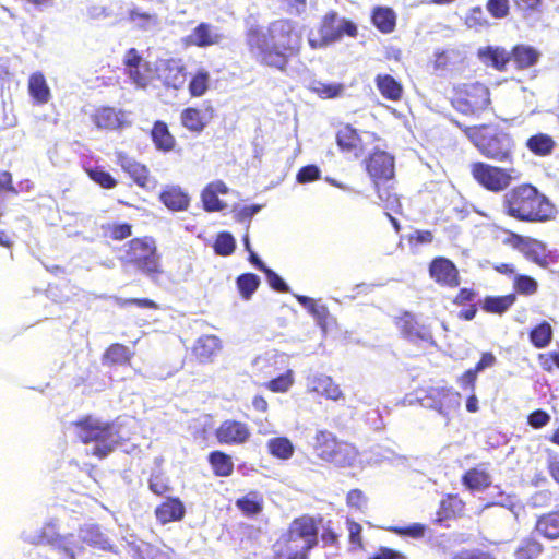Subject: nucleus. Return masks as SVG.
Wrapping results in <instances>:
<instances>
[{
	"label": "nucleus",
	"instance_id": "7c9ffc66",
	"mask_svg": "<svg viewBox=\"0 0 559 559\" xmlns=\"http://www.w3.org/2000/svg\"><path fill=\"white\" fill-rule=\"evenodd\" d=\"M160 201L173 211L186 210L189 204V197L179 187H169L159 195Z\"/></svg>",
	"mask_w": 559,
	"mask_h": 559
},
{
	"label": "nucleus",
	"instance_id": "72a5a7b5",
	"mask_svg": "<svg viewBox=\"0 0 559 559\" xmlns=\"http://www.w3.org/2000/svg\"><path fill=\"white\" fill-rule=\"evenodd\" d=\"M312 390L331 400H337L342 396V391L332 378L325 374L316 376L312 380Z\"/></svg>",
	"mask_w": 559,
	"mask_h": 559
},
{
	"label": "nucleus",
	"instance_id": "6e6d98bb",
	"mask_svg": "<svg viewBox=\"0 0 559 559\" xmlns=\"http://www.w3.org/2000/svg\"><path fill=\"white\" fill-rule=\"evenodd\" d=\"M486 9L492 17L504 19L510 10L509 0H488Z\"/></svg>",
	"mask_w": 559,
	"mask_h": 559
},
{
	"label": "nucleus",
	"instance_id": "9b49d317",
	"mask_svg": "<svg viewBox=\"0 0 559 559\" xmlns=\"http://www.w3.org/2000/svg\"><path fill=\"white\" fill-rule=\"evenodd\" d=\"M157 78L167 87L179 90L186 82L185 67L180 60H159L156 64Z\"/></svg>",
	"mask_w": 559,
	"mask_h": 559
},
{
	"label": "nucleus",
	"instance_id": "dca6fc26",
	"mask_svg": "<svg viewBox=\"0 0 559 559\" xmlns=\"http://www.w3.org/2000/svg\"><path fill=\"white\" fill-rule=\"evenodd\" d=\"M519 239V246L524 252L527 259L537 263L543 267H547L551 260V253L547 250L546 245L536 239L525 238L516 236Z\"/></svg>",
	"mask_w": 559,
	"mask_h": 559
},
{
	"label": "nucleus",
	"instance_id": "338daca9",
	"mask_svg": "<svg viewBox=\"0 0 559 559\" xmlns=\"http://www.w3.org/2000/svg\"><path fill=\"white\" fill-rule=\"evenodd\" d=\"M262 209V205L259 204H251L246 205L239 209L238 211L235 209L236 212V218L238 222H249L255 214H258Z\"/></svg>",
	"mask_w": 559,
	"mask_h": 559
},
{
	"label": "nucleus",
	"instance_id": "a211bd4d",
	"mask_svg": "<svg viewBox=\"0 0 559 559\" xmlns=\"http://www.w3.org/2000/svg\"><path fill=\"white\" fill-rule=\"evenodd\" d=\"M225 36L216 26L209 23H200L189 36L190 41L198 47H207L219 44Z\"/></svg>",
	"mask_w": 559,
	"mask_h": 559
},
{
	"label": "nucleus",
	"instance_id": "13d9d810",
	"mask_svg": "<svg viewBox=\"0 0 559 559\" xmlns=\"http://www.w3.org/2000/svg\"><path fill=\"white\" fill-rule=\"evenodd\" d=\"M103 229L107 228L110 230V237L114 240H123L131 236L132 234V225L129 223H120V224H108L107 226H102Z\"/></svg>",
	"mask_w": 559,
	"mask_h": 559
},
{
	"label": "nucleus",
	"instance_id": "de8ad7c7",
	"mask_svg": "<svg viewBox=\"0 0 559 559\" xmlns=\"http://www.w3.org/2000/svg\"><path fill=\"white\" fill-rule=\"evenodd\" d=\"M236 248V240L234 236L228 231H222L217 235L214 251L218 255L227 257L230 255Z\"/></svg>",
	"mask_w": 559,
	"mask_h": 559
},
{
	"label": "nucleus",
	"instance_id": "4be33fe9",
	"mask_svg": "<svg viewBox=\"0 0 559 559\" xmlns=\"http://www.w3.org/2000/svg\"><path fill=\"white\" fill-rule=\"evenodd\" d=\"M510 55L511 60L519 70L528 69L535 66L542 56L536 48L524 44L515 45L510 51Z\"/></svg>",
	"mask_w": 559,
	"mask_h": 559
},
{
	"label": "nucleus",
	"instance_id": "4c0bfd02",
	"mask_svg": "<svg viewBox=\"0 0 559 559\" xmlns=\"http://www.w3.org/2000/svg\"><path fill=\"white\" fill-rule=\"evenodd\" d=\"M29 94L38 103H47L50 96V90L47 85L46 79L43 73L35 72L28 80Z\"/></svg>",
	"mask_w": 559,
	"mask_h": 559
},
{
	"label": "nucleus",
	"instance_id": "774afa93",
	"mask_svg": "<svg viewBox=\"0 0 559 559\" xmlns=\"http://www.w3.org/2000/svg\"><path fill=\"white\" fill-rule=\"evenodd\" d=\"M453 559H493L488 552L479 549L462 550L453 556Z\"/></svg>",
	"mask_w": 559,
	"mask_h": 559
},
{
	"label": "nucleus",
	"instance_id": "1a4fd4ad",
	"mask_svg": "<svg viewBox=\"0 0 559 559\" xmlns=\"http://www.w3.org/2000/svg\"><path fill=\"white\" fill-rule=\"evenodd\" d=\"M419 402L423 407L437 411L448 423L451 413L461 404V395L445 388L431 389L419 399Z\"/></svg>",
	"mask_w": 559,
	"mask_h": 559
},
{
	"label": "nucleus",
	"instance_id": "c9c22d12",
	"mask_svg": "<svg viewBox=\"0 0 559 559\" xmlns=\"http://www.w3.org/2000/svg\"><path fill=\"white\" fill-rule=\"evenodd\" d=\"M526 146L535 155L546 156L552 152L555 141L548 134L537 133L527 139Z\"/></svg>",
	"mask_w": 559,
	"mask_h": 559
},
{
	"label": "nucleus",
	"instance_id": "6e6552de",
	"mask_svg": "<svg viewBox=\"0 0 559 559\" xmlns=\"http://www.w3.org/2000/svg\"><path fill=\"white\" fill-rule=\"evenodd\" d=\"M513 168L496 167L483 162L472 165V175L475 180L490 191L504 190L511 182Z\"/></svg>",
	"mask_w": 559,
	"mask_h": 559
},
{
	"label": "nucleus",
	"instance_id": "a878e982",
	"mask_svg": "<svg viewBox=\"0 0 559 559\" xmlns=\"http://www.w3.org/2000/svg\"><path fill=\"white\" fill-rule=\"evenodd\" d=\"M79 538L91 546L106 550L110 548V542L96 524H84L79 532Z\"/></svg>",
	"mask_w": 559,
	"mask_h": 559
},
{
	"label": "nucleus",
	"instance_id": "e433bc0d",
	"mask_svg": "<svg viewBox=\"0 0 559 559\" xmlns=\"http://www.w3.org/2000/svg\"><path fill=\"white\" fill-rule=\"evenodd\" d=\"M219 347V338L215 335H203L194 345V354L201 361L209 360Z\"/></svg>",
	"mask_w": 559,
	"mask_h": 559
},
{
	"label": "nucleus",
	"instance_id": "5701e85b",
	"mask_svg": "<svg viewBox=\"0 0 559 559\" xmlns=\"http://www.w3.org/2000/svg\"><path fill=\"white\" fill-rule=\"evenodd\" d=\"M468 103L472 104V107L476 108L479 112L485 110L490 104V94L489 88L481 83H474L466 85L462 91H460Z\"/></svg>",
	"mask_w": 559,
	"mask_h": 559
},
{
	"label": "nucleus",
	"instance_id": "cd10ccee",
	"mask_svg": "<svg viewBox=\"0 0 559 559\" xmlns=\"http://www.w3.org/2000/svg\"><path fill=\"white\" fill-rule=\"evenodd\" d=\"M535 530L548 539L559 538V509L543 514L536 522Z\"/></svg>",
	"mask_w": 559,
	"mask_h": 559
},
{
	"label": "nucleus",
	"instance_id": "79ce46f5",
	"mask_svg": "<svg viewBox=\"0 0 559 559\" xmlns=\"http://www.w3.org/2000/svg\"><path fill=\"white\" fill-rule=\"evenodd\" d=\"M237 288L245 300H249L260 285V277L253 273H245L236 280Z\"/></svg>",
	"mask_w": 559,
	"mask_h": 559
},
{
	"label": "nucleus",
	"instance_id": "e2e57ef3",
	"mask_svg": "<svg viewBox=\"0 0 559 559\" xmlns=\"http://www.w3.org/2000/svg\"><path fill=\"white\" fill-rule=\"evenodd\" d=\"M148 488L152 492L157 496H163L166 492L170 491L169 485L165 481V479L160 475H151L148 479Z\"/></svg>",
	"mask_w": 559,
	"mask_h": 559
},
{
	"label": "nucleus",
	"instance_id": "a19ab883",
	"mask_svg": "<svg viewBox=\"0 0 559 559\" xmlns=\"http://www.w3.org/2000/svg\"><path fill=\"white\" fill-rule=\"evenodd\" d=\"M372 22L382 33H390L395 26V14L389 8H377L372 13Z\"/></svg>",
	"mask_w": 559,
	"mask_h": 559
},
{
	"label": "nucleus",
	"instance_id": "0e129e2a",
	"mask_svg": "<svg viewBox=\"0 0 559 559\" xmlns=\"http://www.w3.org/2000/svg\"><path fill=\"white\" fill-rule=\"evenodd\" d=\"M528 424L535 429L546 426L550 421V415L543 409H536L528 415Z\"/></svg>",
	"mask_w": 559,
	"mask_h": 559
},
{
	"label": "nucleus",
	"instance_id": "864d4df0",
	"mask_svg": "<svg viewBox=\"0 0 559 559\" xmlns=\"http://www.w3.org/2000/svg\"><path fill=\"white\" fill-rule=\"evenodd\" d=\"M88 176L105 189H111L117 185V180L108 171L100 168L88 169Z\"/></svg>",
	"mask_w": 559,
	"mask_h": 559
},
{
	"label": "nucleus",
	"instance_id": "ddd939ff",
	"mask_svg": "<svg viewBox=\"0 0 559 559\" xmlns=\"http://www.w3.org/2000/svg\"><path fill=\"white\" fill-rule=\"evenodd\" d=\"M430 276L441 285L455 287L459 286V271L455 264L443 257L435 258L429 265Z\"/></svg>",
	"mask_w": 559,
	"mask_h": 559
},
{
	"label": "nucleus",
	"instance_id": "4468645a",
	"mask_svg": "<svg viewBox=\"0 0 559 559\" xmlns=\"http://www.w3.org/2000/svg\"><path fill=\"white\" fill-rule=\"evenodd\" d=\"M216 437L221 443L241 444L249 439L250 431L243 423L225 420L217 429Z\"/></svg>",
	"mask_w": 559,
	"mask_h": 559
},
{
	"label": "nucleus",
	"instance_id": "7ed1b4c3",
	"mask_svg": "<svg viewBox=\"0 0 559 559\" xmlns=\"http://www.w3.org/2000/svg\"><path fill=\"white\" fill-rule=\"evenodd\" d=\"M478 151L487 158L498 163L513 162L514 141L511 135L498 126L465 127L459 121H453Z\"/></svg>",
	"mask_w": 559,
	"mask_h": 559
},
{
	"label": "nucleus",
	"instance_id": "2eb2a0df",
	"mask_svg": "<svg viewBox=\"0 0 559 559\" xmlns=\"http://www.w3.org/2000/svg\"><path fill=\"white\" fill-rule=\"evenodd\" d=\"M402 334L412 342L433 343V337L428 328L420 325L414 317L406 312L397 322Z\"/></svg>",
	"mask_w": 559,
	"mask_h": 559
},
{
	"label": "nucleus",
	"instance_id": "f257e3e1",
	"mask_svg": "<svg viewBox=\"0 0 559 559\" xmlns=\"http://www.w3.org/2000/svg\"><path fill=\"white\" fill-rule=\"evenodd\" d=\"M247 44L260 63L284 72L289 59L299 53L302 36L295 22L281 19L271 22L266 28H251Z\"/></svg>",
	"mask_w": 559,
	"mask_h": 559
},
{
	"label": "nucleus",
	"instance_id": "3c124183",
	"mask_svg": "<svg viewBox=\"0 0 559 559\" xmlns=\"http://www.w3.org/2000/svg\"><path fill=\"white\" fill-rule=\"evenodd\" d=\"M104 357L112 364H124L129 360V349L122 344H114L106 350Z\"/></svg>",
	"mask_w": 559,
	"mask_h": 559
},
{
	"label": "nucleus",
	"instance_id": "c85d7f7f",
	"mask_svg": "<svg viewBox=\"0 0 559 559\" xmlns=\"http://www.w3.org/2000/svg\"><path fill=\"white\" fill-rule=\"evenodd\" d=\"M95 123L98 128L116 130L124 126V112L111 107H105L97 111Z\"/></svg>",
	"mask_w": 559,
	"mask_h": 559
},
{
	"label": "nucleus",
	"instance_id": "bf43d9fd",
	"mask_svg": "<svg viewBox=\"0 0 559 559\" xmlns=\"http://www.w3.org/2000/svg\"><path fill=\"white\" fill-rule=\"evenodd\" d=\"M321 170L316 165H307L299 169L297 174V181L299 183H308L320 178Z\"/></svg>",
	"mask_w": 559,
	"mask_h": 559
},
{
	"label": "nucleus",
	"instance_id": "f3484780",
	"mask_svg": "<svg viewBox=\"0 0 559 559\" xmlns=\"http://www.w3.org/2000/svg\"><path fill=\"white\" fill-rule=\"evenodd\" d=\"M336 143L342 152L358 157L362 151V141L350 124L341 127L336 133Z\"/></svg>",
	"mask_w": 559,
	"mask_h": 559
},
{
	"label": "nucleus",
	"instance_id": "f8f14e48",
	"mask_svg": "<svg viewBox=\"0 0 559 559\" xmlns=\"http://www.w3.org/2000/svg\"><path fill=\"white\" fill-rule=\"evenodd\" d=\"M366 169L374 182L389 180L394 176V157L388 152L377 151L366 160Z\"/></svg>",
	"mask_w": 559,
	"mask_h": 559
},
{
	"label": "nucleus",
	"instance_id": "8fccbe9b",
	"mask_svg": "<svg viewBox=\"0 0 559 559\" xmlns=\"http://www.w3.org/2000/svg\"><path fill=\"white\" fill-rule=\"evenodd\" d=\"M513 286L519 294L532 295L537 290V282L528 276L515 274L513 278Z\"/></svg>",
	"mask_w": 559,
	"mask_h": 559
},
{
	"label": "nucleus",
	"instance_id": "052dcab7",
	"mask_svg": "<svg viewBox=\"0 0 559 559\" xmlns=\"http://www.w3.org/2000/svg\"><path fill=\"white\" fill-rule=\"evenodd\" d=\"M468 27H487L489 22L485 17V13L480 7H475L471 10L469 15L466 17Z\"/></svg>",
	"mask_w": 559,
	"mask_h": 559
},
{
	"label": "nucleus",
	"instance_id": "c756f323",
	"mask_svg": "<svg viewBox=\"0 0 559 559\" xmlns=\"http://www.w3.org/2000/svg\"><path fill=\"white\" fill-rule=\"evenodd\" d=\"M357 456L358 452L356 448L342 441L326 462L337 467H350L357 461Z\"/></svg>",
	"mask_w": 559,
	"mask_h": 559
},
{
	"label": "nucleus",
	"instance_id": "ea45409f",
	"mask_svg": "<svg viewBox=\"0 0 559 559\" xmlns=\"http://www.w3.org/2000/svg\"><path fill=\"white\" fill-rule=\"evenodd\" d=\"M269 452L281 460H287L294 454V445L286 437H275L267 441Z\"/></svg>",
	"mask_w": 559,
	"mask_h": 559
},
{
	"label": "nucleus",
	"instance_id": "b1692460",
	"mask_svg": "<svg viewBox=\"0 0 559 559\" xmlns=\"http://www.w3.org/2000/svg\"><path fill=\"white\" fill-rule=\"evenodd\" d=\"M314 452L318 457L323 461H328L331 454L335 451L342 441H338L336 437L326 430H319L314 437Z\"/></svg>",
	"mask_w": 559,
	"mask_h": 559
},
{
	"label": "nucleus",
	"instance_id": "f704fd0d",
	"mask_svg": "<svg viewBox=\"0 0 559 559\" xmlns=\"http://www.w3.org/2000/svg\"><path fill=\"white\" fill-rule=\"evenodd\" d=\"M462 483L471 490H484L491 484L487 472L478 468L468 469L462 477Z\"/></svg>",
	"mask_w": 559,
	"mask_h": 559
},
{
	"label": "nucleus",
	"instance_id": "49530a36",
	"mask_svg": "<svg viewBox=\"0 0 559 559\" xmlns=\"http://www.w3.org/2000/svg\"><path fill=\"white\" fill-rule=\"evenodd\" d=\"M543 551L542 544L533 537L523 539L514 552L515 559H534Z\"/></svg>",
	"mask_w": 559,
	"mask_h": 559
},
{
	"label": "nucleus",
	"instance_id": "2f4dec72",
	"mask_svg": "<svg viewBox=\"0 0 559 559\" xmlns=\"http://www.w3.org/2000/svg\"><path fill=\"white\" fill-rule=\"evenodd\" d=\"M376 85L386 99L399 100L402 96V85L390 74L377 75Z\"/></svg>",
	"mask_w": 559,
	"mask_h": 559
},
{
	"label": "nucleus",
	"instance_id": "69168bd1",
	"mask_svg": "<svg viewBox=\"0 0 559 559\" xmlns=\"http://www.w3.org/2000/svg\"><path fill=\"white\" fill-rule=\"evenodd\" d=\"M452 106L463 115L468 116L479 114V111L476 108L472 107V104L468 103V100L460 93L456 97L452 99Z\"/></svg>",
	"mask_w": 559,
	"mask_h": 559
},
{
	"label": "nucleus",
	"instance_id": "423d86ee",
	"mask_svg": "<svg viewBox=\"0 0 559 559\" xmlns=\"http://www.w3.org/2000/svg\"><path fill=\"white\" fill-rule=\"evenodd\" d=\"M126 261L135 265L151 281L157 283L163 274L160 257L153 238H134L127 245Z\"/></svg>",
	"mask_w": 559,
	"mask_h": 559
},
{
	"label": "nucleus",
	"instance_id": "09e8293b",
	"mask_svg": "<svg viewBox=\"0 0 559 559\" xmlns=\"http://www.w3.org/2000/svg\"><path fill=\"white\" fill-rule=\"evenodd\" d=\"M201 199L206 212H218L226 207V204L218 199L217 193H215V189L210 185L203 189Z\"/></svg>",
	"mask_w": 559,
	"mask_h": 559
},
{
	"label": "nucleus",
	"instance_id": "bb28decb",
	"mask_svg": "<svg viewBox=\"0 0 559 559\" xmlns=\"http://www.w3.org/2000/svg\"><path fill=\"white\" fill-rule=\"evenodd\" d=\"M151 136L158 151L170 152L174 150L176 140L164 121H155L151 131Z\"/></svg>",
	"mask_w": 559,
	"mask_h": 559
},
{
	"label": "nucleus",
	"instance_id": "412c9836",
	"mask_svg": "<svg viewBox=\"0 0 559 559\" xmlns=\"http://www.w3.org/2000/svg\"><path fill=\"white\" fill-rule=\"evenodd\" d=\"M477 55L484 63L490 64L498 71H503L507 64L511 61L510 51L499 46H487L480 48L478 49Z\"/></svg>",
	"mask_w": 559,
	"mask_h": 559
},
{
	"label": "nucleus",
	"instance_id": "f03ea898",
	"mask_svg": "<svg viewBox=\"0 0 559 559\" xmlns=\"http://www.w3.org/2000/svg\"><path fill=\"white\" fill-rule=\"evenodd\" d=\"M506 213L523 222H545L554 215L549 200L532 185H521L503 197Z\"/></svg>",
	"mask_w": 559,
	"mask_h": 559
},
{
	"label": "nucleus",
	"instance_id": "4d7b16f0",
	"mask_svg": "<svg viewBox=\"0 0 559 559\" xmlns=\"http://www.w3.org/2000/svg\"><path fill=\"white\" fill-rule=\"evenodd\" d=\"M312 90L323 98H333L340 95L343 90L341 84H326L322 82H314Z\"/></svg>",
	"mask_w": 559,
	"mask_h": 559
},
{
	"label": "nucleus",
	"instance_id": "9d476101",
	"mask_svg": "<svg viewBox=\"0 0 559 559\" xmlns=\"http://www.w3.org/2000/svg\"><path fill=\"white\" fill-rule=\"evenodd\" d=\"M319 33V46H326L341 40L344 35L356 36L357 26L352 21L340 17L336 12H329L323 17Z\"/></svg>",
	"mask_w": 559,
	"mask_h": 559
},
{
	"label": "nucleus",
	"instance_id": "603ef678",
	"mask_svg": "<svg viewBox=\"0 0 559 559\" xmlns=\"http://www.w3.org/2000/svg\"><path fill=\"white\" fill-rule=\"evenodd\" d=\"M210 75L206 71H199L189 83V91L192 96L203 95L209 85Z\"/></svg>",
	"mask_w": 559,
	"mask_h": 559
},
{
	"label": "nucleus",
	"instance_id": "6ab92c4d",
	"mask_svg": "<svg viewBox=\"0 0 559 559\" xmlns=\"http://www.w3.org/2000/svg\"><path fill=\"white\" fill-rule=\"evenodd\" d=\"M186 514V508L179 498L168 497L155 510L156 519L163 523L180 521Z\"/></svg>",
	"mask_w": 559,
	"mask_h": 559
},
{
	"label": "nucleus",
	"instance_id": "5fc2aeb1",
	"mask_svg": "<svg viewBox=\"0 0 559 559\" xmlns=\"http://www.w3.org/2000/svg\"><path fill=\"white\" fill-rule=\"evenodd\" d=\"M389 531L395 533L399 536H409L413 538H420L425 535L426 526L420 523H413L407 526H392Z\"/></svg>",
	"mask_w": 559,
	"mask_h": 559
},
{
	"label": "nucleus",
	"instance_id": "58836bf2",
	"mask_svg": "<svg viewBox=\"0 0 559 559\" xmlns=\"http://www.w3.org/2000/svg\"><path fill=\"white\" fill-rule=\"evenodd\" d=\"M209 462L217 476L226 477L233 473L234 464L229 455L221 451H213L209 455Z\"/></svg>",
	"mask_w": 559,
	"mask_h": 559
},
{
	"label": "nucleus",
	"instance_id": "c03bdc74",
	"mask_svg": "<svg viewBox=\"0 0 559 559\" xmlns=\"http://www.w3.org/2000/svg\"><path fill=\"white\" fill-rule=\"evenodd\" d=\"M236 506L247 515H255L262 511V497L257 491H250L236 501Z\"/></svg>",
	"mask_w": 559,
	"mask_h": 559
},
{
	"label": "nucleus",
	"instance_id": "37998d69",
	"mask_svg": "<svg viewBox=\"0 0 559 559\" xmlns=\"http://www.w3.org/2000/svg\"><path fill=\"white\" fill-rule=\"evenodd\" d=\"M552 338V329L547 321H543L530 332V341L536 348L546 347Z\"/></svg>",
	"mask_w": 559,
	"mask_h": 559
},
{
	"label": "nucleus",
	"instance_id": "aec40b11",
	"mask_svg": "<svg viewBox=\"0 0 559 559\" xmlns=\"http://www.w3.org/2000/svg\"><path fill=\"white\" fill-rule=\"evenodd\" d=\"M213 117L211 107L200 110L195 108H186L181 114L182 124L193 132H201Z\"/></svg>",
	"mask_w": 559,
	"mask_h": 559
},
{
	"label": "nucleus",
	"instance_id": "473e14b6",
	"mask_svg": "<svg viewBox=\"0 0 559 559\" xmlns=\"http://www.w3.org/2000/svg\"><path fill=\"white\" fill-rule=\"evenodd\" d=\"M515 294L504 296H487L483 300L481 308L484 311L496 314H503L515 302Z\"/></svg>",
	"mask_w": 559,
	"mask_h": 559
},
{
	"label": "nucleus",
	"instance_id": "393cba45",
	"mask_svg": "<svg viewBox=\"0 0 559 559\" xmlns=\"http://www.w3.org/2000/svg\"><path fill=\"white\" fill-rule=\"evenodd\" d=\"M118 164L126 173L129 174L136 185L141 187H145L147 185L148 169L144 165L122 153L118 154Z\"/></svg>",
	"mask_w": 559,
	"mask_h": 559
},
{
	"label": "nucleus",
	"instance_id": "0eeeda50",
	"mask_svg": "<svg viewBox=\"0 0 559 559\" xmlns=\"http://www.w3.org/2000/svg\"><path fill=\"white\" fill-rule=\"evenodd\" d=\"M24 540L33 545L48 544L63 554L64 557H71L72 559H75V554L83 549L74 535H60L52 523L45 524L38 533L24 534Z\"/></svg>",
	"mask_w": 559,
	"mask_h": 559
},
{
	"label": "nucleus",
	"instance_id": "680f3d73",
	"mask_svg": "<svg viewBox=\"0 0 559 559\" xmlns=\"http://www.w3.org/2000/svg\"><path fill=\"white\" fill-rule=\"evenodd\" d=\"M263 273L266 276L269 285L274 290H277L281 293H286L289 290L287 283L272 269L267 267Z\"/></svg>",
	"mask_w": 559,
	"mask_h": 559
},
{
	"label": "nucleus",
	"instance_id": "39448f33",
	"mask_svg": "<svg viewBox=\"0 0 559 559\" xmlns=\"http://www.w3.org/2000/svg\"><path fill=\"white\" fill-rule=\"evenodd\" d=\"M318 542V528L309 518L295 520L275 547V559H307V552Z\"/></svg>",
	"mask_w": 559,
	"mask_h": 559
},
{
	"label": "nucleus",
	"instance_id": "20e7f679",
	"mask_svg": "<svg viewBox=\"0 0 559 559\" xmlns=\"http://www.w3.org/2000/svg\"><path fill=\"white\" fill-rule=\"evenodd\" d=\"M74 429L83 443L92 444L90 452L100 459L110 454L122 439L114 423L102 421L91 416L74 423Z\"/></svg>",
	"mask_w": 559,
	"mask_h": 559
},
{
	"label": "nucleus",
	"instance_id": "a18cd8bd",
	"mask_svg": "<svg viewBox=\"0 0 559 559\" xmlns=\"http://www.w3.org/2000/svg\"><path fill=\"white\" fill-rule=\"evenodd\" d=\"M522 508L520 506L511 503L509 507L503 504L495 507V516L501 521L507 527L513 530L518 523L519 511Z\"/></svg>",
	"mask_w": 559,
	"mask_h": 559
}]
</instances>
